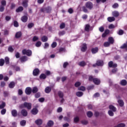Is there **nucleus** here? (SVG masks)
<instances>
[{"label": "nucleus", "instance_id": "774afa93", "mask_svg": "<svg viewBox=\"0 0 127 127\" xmlns=\"http://www.w3.org/2000/svg\"><path fill=\"white\" fill-rule=\"evenodd\" d=\"M127 42L126 44H124L121 47V48L123 49L124 48H127Z\"/></svg>", "mask_w": 127, "mask_h": 127}, {"label": "nucleus", "instance_id": "c756f323", "mask_svg": "<svg viewBox=\"0 0 127 127\" xmlns=\"http://www.w3.org/2000/svg\"><path fill=\"white\" fill-rule=\"evenodd\" d=\"M126 127V124L124 123H120L118 124L116 126L114 127Z\"/></svg>", "mask_w": 127, "mask_h": 127}, {"label": "nucleus", "instance_id": "dca6fc26", "mask_svg": "<svg viewBox=\"0 0 127 127\" xmlns=\"http://www.w3.org/2000/svg\"><path fill=\"white\" fill-rule=\"evenodd\" d=\"M31 113L32 115H37L38 113V110L36 108H34L32 110Z\"/></svg>", "mask_w": 127, "mask_h": 127}, {"label": "nucleus", "instance_id": "7c9ffc66", "mask_svg": "<svg viewBox=\"0 0 127 127\" xmlns=\"http://www.w3.org/2000/svg\"><path fill=\"white\" fill-rule=\"evenodd\" d=\"M23 10V7L19 6L16 10V12H20V11H22Z\"/></svg>", "mask_w": 127, "mask_h": 127}, {"label": "nucleus", "instance_id": "e433bc0d", "mask_svg": "<svg viewBox=\"0 0 127 127\" xmlns=\"http://www.w3.org/2000/svg\"><path fill=\"white\" fill-rule=\"evenodd\" d=\"M111 45V44L109 42H106L104 43V47H109Z\"/></svg>", "mask_w": 127, "mask_h": 127}, {"label": "nucleus", "instance_id": "8fccbe9b", "mask_svg": "<svg viewBox=\"0 0 127 127\" xmlns=\"http://www.w3.org/2000/svg\"><path fill=\"white\" fill-rule=\"evenodd\" d=\"M1 4H2V6H5L6 5V1H5V0H3L1 1Z\"/></svg>", "mask_w": 127, "mask_h": 127}, {"label": "nucleus", "instance_id": "473e14b6", "mask_svg": "<svg viewBox=\"0 0 127 127\" xmlns=\"http://www.w3.org/2000/svg\"><path fill=\"white\" fill-rule=\"evenodd\" d=\"M78 65L81 67H83L86 65V63H85L84 61L81 62L79 63Z\"/></svg>", "mask_w": 127, "mask_h": 127}, {"label": "nucleus", "instance_id": "c9c22d12", "mask_svg": "<svg viewBox=\"0 0 127 127\" xmlns=\"http://www.w3.org/2000/svg\"><path fill=\"white\" fill-rule=\"evenodd\" d=\"M87 116L88 118H91V117H93V113L91 111H89L87 113Z\"/></svg>", "mask_w": 127, "mask_h": 127}, {"label": "nucleus", "instance_id": "c85d7f7f", "mask_svg": "<svg viewBox=\"0 0 127 127\" xmlns=\"http://www.w3.org/2000/svg\"><path fill=\"white\" fill-rule=\"evenodd\" d=\"M32 92L34 94H35V93H37V92H38V88L36 87H33L32 89Z\"/></svg>", "mask_w": 127, "mask_h": 127}, {"label": "nucleus", "instance_id": "20e7f679", "mask_svg": "<svg viewBox=\"0 0 127 127\" xmlns=\"http://www.w3.org/2000/svg\"><path fill=\"white\" fill-rule=\"evenodd\" d=\"M41 11L43 12H50V11H51V7L48 6L46 8H42Z\"/></svg>", "mask_w": 127, "mask_h": 127}, {"label": "nucleus", "instance_id": "2f4dec72", "mask_svg": "<svg viewBox=\"0 0 127 127\" xmlns=\"http://www.w3.org/2000/svg\"><path fill=\"white\" fill-rule=\"evenodd\" d=\"M15 86V83L13 82H11L10 84H9V87L12 89V88H13Z\"/></svg>", "mask_w": 127, "mask_h": 127}, {"label": "nucleus", "instance_id": "79ce46f5", "mask_svg": "<svg viewBox=\"0 0 127 127\" xmlns=\"http://www.w3.org/2000/svg\"><path fill=\"white\" fill-rule=\"evenodd\" d=\"M51 46H52V48H55V47H56V46H57V43L54 42L52 44Z\"/></svg>", "mask_w": 127, "mask_h": 127}, {"label": "nucleus", "instance_id": "09e8293b", "mask_svg": "<svg viewBox=\"0 0 127 127\" xmlns=\"http://www.w3.org/2000/svg\"><path fill=\"white\" fill-rule=\"evenodd\" d=\"M58 95H59L60 98H63V96H64L63 92H62L61 91H59L58 92Z\"/></svg>", "mask_w": 127, "mask_h": 127}, {"label": "nucleus", "instance_id": "052dcab7", "mask_svg": "<svg viewBox=\"0 0 127 127\" xmlns=\"http://www.w3.org/2000/svg\"><path fill=\"white\" fill-rule=\"evenodd\" d=\"M14 26H15V27H18V23L17 22V21H14Z\"/></svg>", "mask_w": 127, "mask_h": 127}, {"label": "nucleus", "instance_id": "603ef678", "mask_svg": "<svg viewBox=\"0 0 127 127\" xmlns=\"http://www.w3.org/2000/svg\"><path fill=\"white\" fill-rule=\"evenodd\" d=\"M79 91H85L86 88L84 86H81L80 87L78 88Z\"/></svg>", "mask_w": 127, "mask_h": 127}, {"label": "nucleus", "instance_id": "423d86ee", "mask_svg": "<svg viewBox=\"0 0 127 127\" xmlns=\"http://www.w3.org/2000/svg\"><path fill=\"white\" fill-rule=\"evenodd\" d=\"M32 92V89L30 87H27L25 89V93L27 95H30Z\"/></svg>", "mask_w": 127, "mask_h": 127}, {"label": "nucleus", "instance_id": "e2e57ef3", "mask_svg": "<svg viewBox=\"0 0 127 127\" xmlns=\"http://www.w3.org/2000/svg\"><path fill=\"white\" fill-rule=\"evenodd\" d=\"M75 87H79V86L81 85V82H77L75 83Z\"/></svg>", "mask_w": 127, "mask_h": 127}, {"label": "nucleus", "instance_id": "cd10ccee", "mask_svg": "<svg viewBox=\"0 0 127 127\" xmlns=\"http://www.w3.org/2000/svg\"><path fill=\"white\" fill-rule=\"evenodd\" d=\"M41 40L43 41V42H46V41L48 40V38L45 36H44L42 37Z\"/></svg>", "mask_w": 127, "mask_h": 127}, {"label": "nucleus", "instance_id": "a19ab883", "mask_svg": "<svg viewBox=\"0 0 127 127\" xmlns=\"http://www.w3.org/2000/svg\"><path fill=\"white\" fill-rule=\"evenodd\" d=\"M4 64V60L0 59V66H3Z\"/></svg>", "mask_w": 127, "mask_h": 127}, {"label": "nucleus", "instance_id": "7ed1b4c3", "mask_svg": "<svg viewBox=\"0 0 127 127\" xmlns=\"http://www.w3.org/2000/svg\"><path fill=\"white\" fill-rule=\"evenodd\" d=\"M85 6L88 9H92L93 8V3L90 1H88L85 3Z\"/></svg>", "mask_w": 127, "mask_h": 127}, {"label": "nucleus", "instance_id": "2eb2a0df", "mask_svg": "<svg viewBox=\"0 0 127 127\" xmlns=\"http://www.w3.org/2000/svg\"><path fill=\"white\" fill-rule=\"evenodd\" d=\"M118 26V24H116V25H114L113 24H111L109 25L108 28L109 29H113V28H116Z\"/></svg>", "mask_w": 127, "mask_h": 127}, {"label": "nucleus", "instance_id": "680f3d73", "mask_svg": "<svg viewBox=\"0 0 127 127\" xmlns=\"http://www.w3.org/2000/svg\"><path fill=\"white\" fill-rule=\"evenodd\" d=\"M37 40H38V37L36 36H35L33 38V41L35 42V41H37Z\"/></svg>", "mask_w": 127, "mask_h": 127}, {"label": "nucleus", "instance_id": "72a5a7b5", "mask_svg": "<svg viewBox=\"0 0 127 127\" xmlns=\"http://www.w3.org/2000/svg\"><path fill=\"white\" fill-rule=\"evenodd\" d=\"M20 125L22 126V127H24L25 126V124H26V121L25 120H22L20 123Z\"/></svg>", "mask_w": 127, "mask_h": 127}, {"label": "nucleus", "instance_id": "37998d69", "mask_svg": "<svg viewBox=\"0 0 127 127\" xmlns=\"http://www.w3.org/2000/svg\"><path fill=\"white\" fill-rule=\"evenodd\" d=\"M89 28H90V25L87 24V25H85V31H88Z\"/></svg>", "mask_w": 127, "mask_h": 127}, {"label": "nucleus", "instance_id": "4c0bfd02", "mask_svg": "<svg viewBox=\"0 0 127 127\" xmlns=\"http://www.w3.org/2000/svg\"><path fill=\"white\" fill-rule=\"evenodd\" d=\"M76 96L77 97H82L83 96V92H76Z\"/></svg>", "mask_w": 127, "mask_h": 127}, {"label": "nucleus", "instance_id": "bf43d9fd", "mask_svg": "<svg viewBox=\"0 0 127 127\" xmlns=\"http://www.w3.org/2000/svg\"><path fill=\"white\" fill-rule=\"evenodd\" d=\"M64 120L66 122H69V121H70V117H65L64 118Z\"/></svg>", "mask_w": 127, "mask_h": 127}, {"label": "nucleus", "instance_id": "9b49d317", "mask_svg": "<svg viewBox=\"0 0 127 127\" xmlns=\"http://www.w3.org/2000/svg\"><path fill=\"white\" fill-rule=\"evenodd\" d=\"M118 103L120 107H124V105H125V102L122 99H119L118 101Z\"/></svg>", "mask_w": 127, "mask_h": 127}, {"label": "nucleus", "instance_id": "6e6552de", "mask_svg": "<svg viewBox=\"0 0 127 127\" xmlns=\"http://www.w3.org/2000/svg\"><path fill=\"white\" fill-rule=\"evenodd\" d=\"M81 51H82V52H85V51H86L87 50V44H83L82 45V46L81 47Z\"/></svg>", "mask_w": 127, "mask_h": 127}, {"label": "nucleus", "instance_id": "a18cd8bd", "mask_svg": "<svg viewBox=\"0 0 127 127\" xmlns=\"http://www.w3.org/2000/svg\"><path fill=\"white\" fill-rule=\"evenodd\" d=\"M34 26V24H33V23H30L28 24V28H31L32 27H33Z\"/></svg>", "mask_w": 127, "mask_h": 127}, {"label": "nucleus", "instance_id": "de8ad7c7", "mask_svg": "<svg viewBox=\"0 0 127 127\" xmlns=\"http://www.w3.org/2000/svg\"><path fill=\"white\" fill-rule=\"evenodd\" d=\"M108 114L110 117H114V113L111 110L108 111Z\"/></svg>", "mask_w": 127, "mask_h": 127}, {"label": "nucleus", "instance_id": "39448f33", "mask_svg": "<svg viewBox=\"0 0 127 127\" xmlns=\"http://www.w3.org/2000/svg\"><path fill=\"white\" fill-rule=\"evenodd\" d=\"M96 65L97 66H103L104 65V62L103 61L98 60L97 61L96 64H93V67H96Z\"/></svg>", "mask_w": 127, "mask_h": 127}, {"label": "nucleus", "instance_id": "bb28decb", "mask_svg": "<svg viewBox=\"0 0 127 127\" xmlns=\"http://www.w3.org/2000/svg\"><path fill=\"white\" fill-rule=\"evenodd\" d=\"M22 35L21 32H18L15 34V37L16 38H19V37H21Z\"/></svg>", "mask_w": 127, "mask_h": 127}, {"label": "nucleus", "instance_id": "0e129e2a", "mask_svg": "<svg viewBox=\"0 0 127 127\" xmlns=\"http://www.w3.org/2000/svg\"><path fill=\"white\" fill-rule=\"evenodd\" d=\"M113 8H118V7H119V4H118V3H115V4L113 5Z\"/></svg>", "mask_w": 127, "mask_h": 127}, {"label": "nucleus", "instance_id": "338daca9", "mask_svg": "<svg viewBox=\"0 0 127 127\" xmlns=\"http://www.w3.org/2000/svg\"><path fill=\"white\" fill-rule=\"evenodd\" d=\"M45 101V99L44 98H41L39 99V101L41 103H43Z\"/></svg>", "mask_w": 127, "mask_h": 127}, {"label": "nucleus", "instance_id": "69168bd1", "mask_svg": "<svg viewBox=\"0 0 127 127\" xmlns=\"http://www.w3.org/2000/svg\"><path fill=\"white\" fill-rule=\"evenodd\" d=\"M113 62L111 61L109 63L108 65L109 66V67H110V68H112V67H113Z\"/></svg>", "mask_w": 127, "mask_h": 127}, {"label": "nucleus", "instance_id": "0eeeda50", "mask_svg": "<svg viewBox=\"0 0 127 127\" xmlns=\"http://www.w3.org/2000/svg\"><path fill=\"white\" fill-rule=\"evenodd\" d=\"M21 114L23 117H27L28 115L27 111L25 109H23L21 111Z\"/></svg>", "mask_w": 127, "mask_h": 127}, {"label": "nucleus", "instance_id": "f03ea898", "mask_svg": "<svg viewBox=\"0 0 127 127\" xmlns=\"http://www.w3.org/2000/svg\"><path fill=\"white\" fill-rule=\"evenodd\" d=\"M22 54L23 55H27V56H31L32 52L30 50H23Z\"/></svg>", "mask_w": 127, "mask_h": 127}, {"label": "nucleus", "instance_id": "5fc2aeb1", "mask_svg": "<svg viewBox=\"0 0 127 127\" xmlns=\"http://www.w3.org/2000/svg\"><path fill=\"white\" fill-rule=\"evenodd\" d=\"M61 29H63V28H65V23H62L60 26Z\"/></svg>", "mask_w": 127, "mask_h": 127}, {"label": "nucleus", "instance_id": "6ab92c4d", "mask_svg": "<svg viewBox=\"0 0 127 127\" xmlns=\"http://www.w3.org/2000/svg\"><path fill=\"white\" fill-rule=\"evenodd\" d=\"M98 50L99 49H98V48H92L91 49V52L92 53H93V54H95L97 53V52H98Z\"/></svg>", "mask_w": 127, "mask_h": 127}, {"label": "nucleus", "instance_id": "f8f14e48", "mask_svg": "<svg viewBox=\"0 0 127 127\" xmlns=\"http://www.w3.org/2000/svg\"><path fill=\"white\" fill-rule=\"evenodd\" d=\"M93 82L94 83V84H95V85H99V84L101 83V81L98 78H94Z\"/></svg>", "mask_w": 127, "mask_h": 127}, {"label": "nucleus", "instance_id": "1a4fd4ad", "mask_svg": "<svg viewBox=\"0 0 127 127\" xmlns=\"http://www.w3.org/2000/svg\"><path fill=\"white\" fill-rule=\"evenodd\" d=\"M39 69H38V68H36L33 70V74L34 75V76H37V75L39 74Z\"/></svg>", "mask_w": 127, "mask_h": 127}, {"label": "nucleus", "instance_id": "4be33fe9", "mask_svg": "<svg viewBox=\"0 0 127 127\" xmlns=\"http://www.w3.org/2000/svg\"><path fill=\"white\" fill-rule=\"evenodd\" d=\"M11 114L13 117H16L17 116V111L16 110H13L11 111Z\"/></svg>", "mask_w": 127, "mask_h": 127}, {"label": "nucleus", "instance_id": "ddd939ff", "mask_svg": "<svg viewBox=\"0 0 127 127\" xmlns=\"http://www.w3.org/2000/svg\"><path fill=\"white\" fill-rule=\"evenodd\" d=\"M35 123L37 126H40V125H42V120L38 119L35 121Z\"/></svg>", "mask_w": 127, "mask_h": 127}, {"label": "nucleus", "instance_id": "3c124183", "mask_svg": "<svg viewBox=\"0 0 127 127\" xmlns=\"http://www.w3.org/2000/svg\"><path fill=\"white\" fill-rule=\"evenodd\" d=\"M79 122V117H76L74 118V123H77Z\"/></svg>", "mask_w": 127, "mask_h": 127}, {"label": "nucleus", "instance_id": "b1692460", "mask_svg": "<svg viewBox=\"0 0 127 127\" xmlns=\"http://www.w3.org/2000/svg\"><path fill=\"white\" fill-rule=\"evenodd\" d=\"M45 92L48 94L51 92V88L50 87H47L45 90Z\"/></svg>", "mask_w": 127, "mask_h": 127}, {"label": "nucleus", "instance_id": "6e6d98bb", "mask_svg": "<svg viewBox=\"0 0 127 127\" xmlns=\"http://www.w3.org/2000/svg\"><path fill=\"white\" fill-rule=\"evenodd\" d=\"M11 18V17H10V16H5V20H6V21H9V20H10Z\"/></svg>", "mask_w": 127, "mask_h": 127}, {"label": "nucleus", "instance_id": "9d476101", "mask_svg": "<svg viewBox=\"0 0 127 127\" xmlns=\"http://www.w3.org/2000/svg\"><path fill=\"white\" fill-rule=\"evenodd\" d=\"M28 0H24L22 2L23 6H24V7H27V6H28Z\"/></svg>", "mask_w": 127, "mask_h": 127}, {"label": "nucleus", "instance_id": "13d9d810", "mask_svg": "<svg viewBox=\"0 0 127 127\" xmlns=\"http://www.w3.org/2000/svg\"><path fill=\"white\" fill-rule=\"evenodd\" d=\"M82 10L84 12H88V9H87L86 7L83 6Z\"/></svg>", "mask_w": 127, "mask_h": 127}, {"label": "nucleus", "instance_id": "f3484780", "mask_svg": "<svg viewBox=\"0 0 127 127\" xmlns=\"http://www.w3.org/2000/svg\"><path fill=\"white\" fill-rule=\"evenodd\" d=\"M112 15L115 17H118L120 15V13L117 11H114L112 12Z\"/></svg>", "mask_w": 127, "mask_h": 127}, {"label": "nucleus", "instance_id": "412c9836", "mask_svg": "<svg viewBox=\"0 0 127 127\" xmlns=\"http://www.w3.org/2000/svg\"><path fill=\"white\" fill-rule=\"evenodd\" d=\"M108 42L110 43V44H114V42H115V40L113 37H109L108 38Z\"/></svg>", "mask_w": 127, "mask_h": 127}, {"label": "nucleus", "instance_id": "a211bd4d", "mask_svg": "<svg viewBox=\"0 0 127 127\" xmlns=\"http://www.w3.org/2000/svg\"><path fill=\"white\" fill-rule=\"evenodd\" d=\"M107 20L109 22H113V21H115V20H116V18H115L114 17H109L107 18Z\"/></svg>", "mask_w": 127, "mask_h": 127}, {"label": "nucleus", "instance_id": "a878e982", "mask_svg": "<svg viewBox=\"0 0 127 127\" xmlns=\"http://www.w3.org/2000/svg\"><path fill=\"white\" fill-rule=\"evenodd\" d=\"M20 60L21 62H24L25 61H27V57L26 56L22 57L20 58Z\"/></svg>", "mask_w": 127, "mask_h": 127}, {"label": "nucleus", "instance_id": "f257e3e1", "mask_svg": "<svg viewBox=\"0 0 127 127\" xmlns=\"http://www.w3.org/2000/svg\"><path fill=\"white\" fill-rule=\"evenodd\" d=\"M20 108H21V109L26 108L28 110H31V104L25 102L23 104L20 106Z\"/></svg>", "mask_w": 127, "mask_h": 127}, {"label": "nucleus", "instance_id": "ea45409f", "mask_svg": "<svg viewBox=\"0 0 127 127\" xmlns=\"http://www.w3.org/2000/svg\"><path fill=\"white\" fill-rule=\"evenodd\" d=\"M40 79H46V75L44 73H42L40 76Z\"/></svg>", "mask_w": 127, "mask_h": 127}, {"label": "nucleus", "instance_id": "393cba45", "mask_svg": "<svg viewBox=\"0 0 127 127\" xmlns=\"http://www.w3.org/2000/svg\"><path fill=\"white\" fill-rule=\"evenodd\" d=\"M53 125H54V122L53 121L50 120L47 123V126H48V127H52Z\"/></svg>", "mask_w": 127, "mask_h": 127}, {"label": "nucleus", "instance_id": "c03bdc74", "mask_svg": "<svg viewBox=\"0 0 127 127\" xmlns=\"http://www.w3.org/2000/svg\"><path fill=\"white\" fill-rule=\"evenodd\" d=\"M36 47H40L41 46V42L38 41L36 43Z\"/></svg>", "mask_w": 127, "mask_h": 127}, {"label": "nucleus", "instance_id": "aec40b11", "mask_svg": "<svg viewBox=\"0 0 127 127\" xmlns=\"http://www.w3.org/2000/svg\"><path fill=\"white\" fill-rule=\"evenodd\" d=\"M109 109L110 110H112L113 112H117V108L113 105H110Z\"/></svg>", "mask_w": 127, "mask_h": 127}, {"label": "nucleus", "instance_id": "864d4df0", "mask_svg": "<svg viewBox=\"0 0 127 127\" xmlns=\"http://www.w3.org/2000/svg\"><path fill=\"white\" fill-rule=\"evenodd\" d=\"M5 113H6V109H3L1 111V115H5Z\"/></svg>", "mask_w": 127, "mask_h": 127}, {"label": "nucleus", "instance_id": "4d7b16f0", "mask_svg": "<svg viewBox=\"0 0 127 127\" xmlns=\"http://www.w3.org/2000/svg\"><path fill=\"white\" fill-rule=\"evenodd\" d=\"M4 10V6L1 5L0 6V11L2 12Z\"/></svg>", "mask_w": 127, "mask_h": 127}, {"label": "nucleus", "instance_id": "5701e85b", "mask_svg": "<svg viewBox=\"0 0 127 127\" xmlns=\"http://www.w3.org/2000/svg\"><path fill=\"white\" fill-rule=\"evenodd\" d=\"M120 84L122 86H126L127 84V80H126L125 79H123V80H121V81L120 82Z\"/></svg>", "mask_w": 127, "mask_h": 127}, {"label": "nucleus", "instance_id": "58836bf2", "mask_svg": "<svg viewBox=\"0 0 127 127\" xmlns=\"http://www.w3.org/2000/svg\"><path fill=\"white\" fill-rule=\"evenodd\" d=\"M5 62L6 64H9V58L7 57L5 58Z\"/></svg>", "mask_w": 127, "mask_h": 127}, {"label": "nucleus", "instance_id": "49530a36", "mask_svg": "<svg viewBox=\"0 0 127 127\" xmlns=\"http://www.w3.org/2000/svg\"><path fill=\"white\" fill-rule=\"evenodd\" d=\"M5 107V103L2 102V104L0 105V109H3Z\"/></svg>", "mask_w": 127, "mask_h": 127}, {"label": "nucleus", "instance_id": "4468645a", "mask_svg": "<svg viewBox=\"0 0 127 127\" xmlns=\"http://www.w3.org/2000/svg\"><path fill=\"white\" fill-rule=\"evenodd\" d=\"M27 19H28L27 16H23L21 18V20H22L23 22H26L27 21Z\"/></svg>", "mask_w": 127, "mask_h": 127}, {"label": "nucleus", "instance_id": "f704fd0d", "mask_svg": "<svg viewBox=\"0 0 127 127\" xmlns=\"http://www.w3.org/2000/svg\"><path fill=\"white\" fill-rule=\"evenodd\" d=\"M81 123L84 126H86V125H88V122L86 120H82L81 121Z\"/></svg>", "mask_w": 127, "mask_h": 127}]
</instances>
